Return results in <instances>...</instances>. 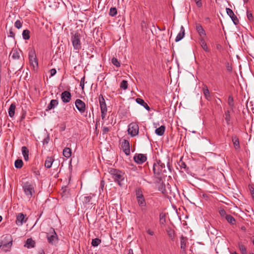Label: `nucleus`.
Wrapping results in <instances>:
<instances>
[{"label": "nucleus", "instance_id": "f257e3e1", "mask_svg": "<svg viewBox=\"0 0 254 254\" xmlns=\"http://www.w3.org/2000/svg\"><path fill=\"white\" fill-rule=\"evenodd\" d=\"M153 170L156 177H161L167 176V171L170 172L171 169L169 163L166 168L165 164L162 163L161 160H156L153 164Z\"/></svg>", "mask_w": 254, "mask_h": 254}, {"label": "nucleus", "instance_id": "f03ea898", "mask_svg": "<svg viewBox=\"0 0 254 254\" xmlns=\"http://www.w3.org/2000/svg\"><path fill=\"white\" fill-rule=\"evenodd\" d=\"M109 173L112 176L114 181L117 182L120 186H121V182L124 180V173L114 168L109 169Z\"/></svg>", "mask_w": 254, "mask_h": 254}, {"label": "nucleus", "instance_id": "7ed1b4c3", "mask_svg": "<svg viewBox=\"0 0 254 254\" xmlns=\"http://www.w3.org/2000/svg\"><path fill=\"white\" fill-rule=\"evenodd\" d=\"M22 187L25 194L26 195L27 198L30 199L32 197L33 194L35 193L33 184L31 182H26L23 183Z\"/></svg>", "mask_w": 254, "mask_h": 254}, {"label": "nucleus", "instance_id": "20e7f679", "mask_svg": "<svg viewBox=\"0 0 254 254\" xmlns=\"http://www.w3.org/2000/svg\"><path fill=\"white\" fill-rule=\"evenodd\" d=\"M135 195L139 206L141 207L142 209H143V207L146 206V203L142 191L140 189H137L135 190Z\"/></svg>", "mask_w": 254, "mask_h": 254}, {"label": "nucleus", "instance_id": "39448f33", "mask_svg": "<svg viewBox=\"0 0 254 254\" xmlns=\"http://www.w3.org/2000/svg\"><path fill=\"white\" fill-rule=\"evenodd\" d=\"M99 102L101 112V117L102 119H104L106 116L107 109L105 99L102 94H100L99 97Z\"/></svg>", "mask_w": 254, "mask_h": 254}, {"label": "nucleus", "instance_id": "423d86ee", "mask_svg": "<svg viewBox=\"0 0 254 254\" xmlns=\"http://www.w3.org/2000/svg\"><path fill=\"white\" fill-rule=\"evenodd\" d=\"M47 238L49 244L54 245L58 241V236L55 230L53 228L51 229L50 232L47 233Z\"/></svg>", "mask_w": 254, "mask_h": 254}, {"label": "nucleus", "instance_id": "0eeeda50", "mask_svg": "<svg viewBox=\"0 0 254 254\" xmlns=\"http://www.w3.org/2000/svg\"><path fill=\"white\" fill-rule=\"evenodd\" d=\"M73 47L75 50H79L81 49L80 35L78 33H75L71 37Z\"/></svg>", "mask_w": 254, "mask_h": 254}, {"label": "nucleus", "instance_id": "6e6552de", "mask_svg": "<svg viewBox=\"0 0 254 254\" xmlns=\"http://www.w3.org/2000/svg\"><path fill=\"white\" fill-rule=\"evenodd\" d=\"M139 131V127L137 123H131L128 127L127 131L132 137L137 135Z\"/></svg>", "mask_w": 254, "mask_h": 254}, {"label": "nucleus", "instance_id": "1a4fd4ad", "mask_svg": "<svg viewBox=\"0 0 254 254\" xmlns=\"http://www.w3.org/2000/svg\"><path fill=\"white\" fill-rule=\"evenodd\" d=\"M29 60L30 65L33 66L34 69L38 67V61L34 50H32L29 52Z\"/></svg>", "mask_w": 254, "mask_h": 254}, {"label": "nucleus", "instance_id": "9d476101", "mask_svg": "<svg viewBox=\"0 0 254 254\" xmlns=\"http://www.w3.org/2000/svg\"><path fill=\"white\" fill-rule=\"evenodd\" d=\"M75 104L77 109L80 113L82 114L85 112L86 105L84 102L79 99H77L75 102Z\"/></svg>", "mask_w": 254, "mask_h": 254}, {"label": "nucleus", "instance_id": "9b49d317", "mask_svg": "<svg viewBox=\"0 0 254 254\" xmlns=\"http://www.w3.org/2000/svg\"><path fill=\"white\" fill-rule=\"evenodd\" d=\"M134 161L138 164H142L147 160V157L145 154H136L133 157Z\"/></svg>", "mask_w": 254, "mask_h": 254}, {"label": "nucleus", "instance_id": "f8f14e48", "mask_svg": "<svg viewBox=\"0 0 254 254\" xmlns=\"http://www.w3.org/2000/svg\"><path fill=\"white\" fill-rule=\"evenodd\" d=\"M26 215L20 213L16 215V224L18 226H21L24 222H26L27 218H25Z\"/></svg>", "mask_w": 254, "mask_h": 254}, {"label": "nucleus", "instance_id": "ddd939ff", "mask_svg": "<svg viewBox=\"0 0 254 254\" xmlns=\"http://www.w3.org/2000/svg\"><path fill=\"white\" fill-rule=\"evenodd\" d=\"M79 199L84 206H86L87 205L90 204H92V203H90L92 197L90 195H87V194L81 195Z\"/></svg>", "mask_w": 254, "mask_h": 254}, {"label": "nucleus", "instance_id": "4468645a", "mask_svg": "<svg viewBox=\"0 0 254 254\" xmlns=\"http://www.w3.org/2000/svg\"><path fill=\"white\" fill-rule=\"evenodd\" d=\"M122 147L123 151L127 155L130 154V144L128 140L124 139L122 143Z\"/></svg>", "mask_w": 254, "mask_h": 254}, {"label": "nucleus", "instance_id": "2eb2a0df", "mask_svg": "<svg viewBox=\"0 0 254 254\" xmlns=\"http://www.w3.org/2000/svg\"><path fill=\"white\" fill-rule=\"evenodd\" d=\"M71 98V93L68 91H64L61 94V99L64 103H68Z\"/></svg>", "mask_w": 254, "mask_h": 254}, {"label": "nucleus", "instance_id": "dca6fc26", "mask_svg": "<svg viewBox=\"0 0 254 254\" xmlns=\"http://www.w3.org/2000/svg\"><path fill=\"white\" fill-rule=\"evenodd\" d=\"M226 12H227V14L231 18V19L233 21V22H234V23L235 25L238 24L239 23V20H238L237 17L235 15L233 10L229 8H226Z\"/></svg>", "mask_w": 254, "mask_h": 254}, {"label": "nucleus", "instance_id": "f3484780", "mask_svg": "<svg viewBox=\"0 0 254 254\" xmlns=\"http://www.w3.org/2000/svg\"><path fill=\"white\" fill-rule=\"evenodd\" d=\"M12 241H11L6 244H3L2 242L1 241H0V242L1 243L2 245L1 247V250L5 252H9L12 246Z\"/></svg>", "mask_w": 254, "mask_h": 254}, {"label": "nucleus", "instance_id": "a211bd4d", "mask_svg": "<svg viewBox=\"0 0 254 254\" xmlns=\"http://www.w3.org/2000/svg\"><path fill=\"white\" fill-rule=\"evenodd\" d=\"M185 30L184 27H183V26H182L181 27L180 32L178 34L177 37H176V42H179L184 38L185 36Z\"/></svg>", "mask_w": 254, "mask_h": 254}, {"label": "nucleus", "instance_id": "6ab92c4d", "mask_svg": "<svg viewBox=\"0 0 254 254\" xmlns=\"http://www.w3.org/2000/svg\"><path fill=\"white\" fill-rule=\"evenodd\" d=\"M196 29L200 37H202V36H205V31L200 24H197L196 25Z\"/></svg>", "mask_w": 254, "mask_h": 254}, {"label": "nucleus", "instance_id": "aec40b11", "mask_svg": "<svg viewBox=\"0 0 254 254\" xmlns=\"http://www.w3.org/2000/svg\"><path fill=\"white\" fill-rule=\"evenodd\" d=\"M136 102L140 104V105L142 106L145 109H146L147 111L150 110V107L147 105L146 103L144 102V101L141 98H137L136 99Z\"/></svg>", "mask_w": 254, "mask_h": 254}, {"label": "nucleus", "instance_id": "412c9836", "mask_svg": "<svg viewBox=\"0 0 254 254\" xmlns=\"http://www.w3.org/2000/svg\"><path fill=\"white\" fill-rule=\"evenodd\" d=\"M202 90L204 95L206 99L208 100H210L211 99L209 91L206 85H203L202 87Z\"/></svg>", "mask_w": 254, "mask_h": 254}, {"label": "nucleus", "instance_id": "4be33fe9", "mask_svg": "<svg viewBox=\"0 0 254 254\" xmlns=\"http://www.w3.org/2000/svg\"><path fill=\"white\" fill-rule=\"evenodd\" d=\"M16 106L15 103H12L8 109V115L11 118L14 116Z\"/></svg>", "mask_w": 254, "mask_h": 254}, {"label": "nucleus", "instance_id": "5701e85b", "mask_svg": "<svg viewBox=\"0 0 254 254\" xmlns=\"http://www.w3.org/2000/svg\"><path fill=\"white\" fill-rule=\"evenodd\" d=\"M166 232L170 238L172 240L174 241L175 237V233L174 230L172 229L171 227H168L166 229Z\"/></svg>", "mask_w": 254, "mask_h": 254}, {"label": "nucleus", "instance_id": "b1692460", "mask_svg": "<svg viewBox=\"0 0 254 254\" xmlns=\"http://www.w3.org/2000/svg\"><path fill=\"white\" fill-rule=\"evenodd\" d=\"M58 105L57 100L53 99L51 101L50 104L47 106V110H50L54 109Z\"/></svg>", "mask_w": 254, "mask_h": 254}, {"label": "nucleus", "instance_id": "393cba45", "mask_svg": "<svg viewBox=\"0 0 254 254\" xmlns=\"http://www.w3.org/2000/svg\"><path fill=\"white\" fill-rule=\"evenodd\" d=\"M22 153L25 161L28 160L29 150L26 146L22 147Z\"/></svg>", "mask_w": 254, "mask_h": 254}, {"label": "nucleus", "instance_id": "a878e982", "mask_svg": "<svg viewBox=\"0 0 254 254\" xmlns=\"http://www.w3.org/2000/svg\"><path fill=\"white\" fill-rule=\"evenodd\" d=\"M54 159L51 157H48L45 162V166L47 168H50L52 167Z\"/></svg>", "mask_w": 254, "mask_h": 254}, {"label": "nucleus", "instance_id": "bb28decb", "mask_svg": "<svg viewBox=\"0 0 254 254\" xmlns=\"http://www.w3.org/2000/svg\"><path fill=\"white\" fill-rule=\"evenodd\" d=\"M165 130V127L161 126L155 129V133L158 135L161 136L164 134Z\"/></svg>", "mask_w": 254, "mask_h": 254}, {"label": "nucleus", "instance_id": "cd10ccee", "mask_svg": "<svg viewBox=\"0 0 254 254\" xmlns=\"http://www.w3.org/2000/svg\"><path fill=\"white\" fill-rule=\"evenodd\" d=\"M199 44L201 47V48L205 51L209 52V50L207 47L206 43L205 42L204 40L201 38L199 39Z\"/></svg>", "mask_w": 254, "mask_h": 254}, {"label": "nucleus", "instance_id": "c85d7f7f", "mask_svg": "<svg viewBox=\"0 0 254 254\" xmlns=\"http://www.w3.org/2000/svg\"><path fill=\"white\" fill-rule=\"evenodd\" d=\"M63 155L66 158H69L71 155V151L70 148L65 147L63 150Z\"/></svg>", "mask_w": 254, "mask_h": 254}, {"label": "nucleus", "instance_id": "c756f323", "mask_svg": "<svg viewBox=\"0 0 254 254\" xmlns=\"http://www.w3.org/2000/svg\"><path fill=\"white\" fill-rule=\"evenodd\" d=\"M35 241H33L31 238L27 239L26 241V245L27 248H34L35 246Z\"/></svg>", "mask_w": 254, "mask_h": 254}, {"label": "nucleus", "instance_id": "7c9ffc66", "mask_svg": "<svg viewBox=\"0 0 254 254\" xmlns=\"http://www.w3.org/2000/svg\"><path fill=\"white\" fill-rule=\"evenodd\" d=\"M187 239L186 237L182 236L181 237V249L183 250V251H185V248L186 246V242Z\"/></svg>", "mask_w": 254, "mask_h": 254}, {"label": "nucleus", "instance_id": "2f4dec72", "mask_svg": "<svg viewBox=\"0 0 254 254\" xmlns=\"http://www.w3.org/2000/svg\"><path fill=\"white\" fill-rule=\"evenodd\" d=\"M179 165L181 169H184V171H186L187 173H189L190 172L189 168L187 167L186 164L182 161L181 160L179 162Z\"/></svg>", "mask_w": 254, "mask_h": 254}, {"label": "nucleus", "instance_id": "473e14b6", "mask_svg": "<svg viewBox=\"0 0 254 254\" xmlns=\"http://www.w3.org/2000/svg\"><path fill=\"white\" fill-rule=\"evenodd\" d=\"M159 222L161 225L164 226L166 223V215L164 213H161L159 215Z\"/></svg>", "mask_w": 254, "mask_h": 254}, {"label": "nucleus", "instance_id": "72a5a7b5", "mask_svg": "<svg viewBox=\"0 0 254 254\" xmlns=\"http://www.w3.org/2000/svg\"><path fill=\"white\" fill-rule=\"evenodd\" d=\"M225 219L230 224L232 225L235 224L236 220L232 215L228 214L226 216Z\"/></svg>", "mask_w": 254, "mask_h": 254}, {"label": "nucleus", "instance_id": "f704fd0d", "mask_svg": "<svg viewBox=\"0 0 254 254\" xmlns=\"http://www.w3.org/2000/svg\"><path fill=\"white\" fill-rule=\"evenodd\" d=\"M232 141L235 149H237L240 148L239 139L237 136H234L232 138Z\"/></svg>", "mask_w": 254, "mask_h": 254}, {"label": "nucleus", "instance_id": "c9c22d12", "mask_svg": "<svg viewBox=\"0 0 254 254\" xmlns=\"http://www.w3.org/2000/svg\"><path fill=\"white\" fill-rule=\"evenodd\" d=\"M30 31L28 29L24 30L22 32V37L24 40H29L30 38Z\"/></svg>", "mask_w": 254, "mask_h": 254}, {"label": "nucleus", "instance_id": "e433bc0d", "mask_svg": "<svg viewBox=\"0 0 254 254\" xmlns=\"http://www.w3.org/2000/svg\"><path fill=\"white\" fill-rule=\"evenodd\" d=\"M11 57L14 60H18V59H19V58H20L19 52L17 50H13L12 51V52Z\"/></svg>", "mask_w": 254, "mask_h": 254}, {"label": "nucleus", "instance_id": "4c0bfd02", "mask_svg": "<svg viewBox=\"0 0 254 254\" xmlns=\"http://www.w3.org/2000/svg\"><path fill=\"white\" fill-rule=\"evenodd\" d=\"M225 115V120L226 121L227 124L229 125L231 120L230 111L229 110L226 111Z\"/></svg>", "mask_w": 254, "mask_h": 254}, {"label": "nucleus", "instance_id": "58836bf2", "mask_svg": "<svg viewBox=\"0 0 254 254\" xmlns=\"http://www.w3.org/2000/svg\"><path fill=\"white\" fill-rule=\"evenodd\" d=\"M15 168L20 169L23 166V161L21 159H17L14 163Z\"/></svg>", "mask_w": 254, "mask_h": 254}, {"label": "nucleus", "instance_id": "ea45409f", "mask_svg": "<svg viewBox=\"0 0 254 254\" xmlns=\"http://www.w3.org/2000/svg\"><path fill=\"white\" fill-rule=\"evenodd\" d=\"M101 243V240L99 238L92 239L91 245L93 247H97Z\"/></svg>", "mask_w": 254, "mask_h": 254}, {"label": "nucleus", "instance_id": "a19ab883", "mask_svg": "<svg viewBox=\"0 0 254 254\" xmlns=\"http://www.w3.org/2000/svg\"><path fill=\"white\" fill-rule=\"evenodd\" d=\"M239 249L242 254H247V250L244 245L241 243H239Z\"/></svg>", "mask_w": 254, "mask_h": 254}, {"label": "nucleus", "instance_id": "79ce46f5", "mask_svg": "<svg viewBox=\"0 0 254 254\" xmlns=\"http://www.w3.org/2000/svg\"><path fill=\"white\" fill-rule=\"evenodd\" d=\"M127 81L125 80H123L120 84V88L124 90H126L127 88Z\"/></svg>", "mask_w": 254, "mask_h": 254}, {"label": "nucleus", "instance_id": "37998d69", "mask_svg": "<svg viewBox=\"0 0 254 254\" xmlns=\"http://www.w3.org/2000/svg\"><path fill=\"white\" fill-rule=\"evenodd\" d=\"M228 103L229 105L231 107L232 110H233V108L234 107V103L233 98L232 97V96H230L228 97Z\"/></svg>", "mask_w": 254, "mask_h": 254}, {"label": "nucleus", "instance_id": "c03bdc74", "mask_svg": "<svg viewBox=\"0 0 254 254\" xmlns=\"http://www.w3.org/2000/svg\"><path fill=\"white\" fill-rule=\"evenodd\" d=\"M117 14V9L116 7H111L110 9L109 15L111 16H115Z\"/></svg>", "mask_w": 254, "mask_h": 254}, {"label": "nucleus", "instance_id": "a18cd8bd", "mask_svg": "<svg viewBox=\"0 0 254 254\" xmlns=\"http://www.w3.org/2000/svg\"><path fill=\"white\" fill-rule=\"evenodd\" d=\"M112 64L117 67H120L121 64L120 62L118 60L117 58H113L112 59Z\"/></svg>", "mask_w": 254, "mask_h": 254}, {"label": "nucleus", "instance_id": "49530a36", "mask_svg": "<svg viewBox=\"0 0 254 254\" xmlns=\"http://www.w3.org/2000/svg\"><path fill=\"white\" fill-rule=\"evenodd\" d=\"M14 26L17 29H20L22 26V22L19 20H17L14 23Z\"/></svg>", "mask_w": 254, "mask_h": 254}, {"label": "nucleus", "instance_id": "de8ad7c7", "mask_svg": "<svg viewBox=\"0 0 254 254\" xmlns=\"http://www.w3.org/2000/svg\"><path fill=\"white\" fill-rule=\"evenodd\" d=\"M247 18L249 21H252L253 20V14L251 12V11H249L248 10L247 11Z\"/></svg>", "mask_w": 254, "mask_h": 254}, {"label": "nucleus", "instance_id": "09e8293b", "mask_svg": "<svg viewBox=\"0 0 254 254\" xmlns=\"http://www.w3.org/2000/svg\"><path fill=\"white\" fill-rule=\"evenodd\" d=\"M219 213L220 215L223 217H226V216L227 215L226 211L224 209H221L219 211Z\"/></svg>", "mask_w": 254, "mask_h": 254}, {"label": "nucleus", "instance_id": "8fccbe9b", "mask_svg": "<svg viewBox=\"0 0 254 254\" xmlns=\"http://www.w3.org/2000/svg\"><path fill=\"white\" fill-rule=\"evenodd\" d=\"M85 76H83L81 79L80 83V86H81L82 90L84 89V84H85Z\"/></svg>", "mask_w": 254, "mask_h": 254}, {"label": "nucleus", "instance_id": "3c124183", "mask_svg": "<svg viewBox=\"0 0 254 254\" xmlns=\"http://www.w3.org/2000/svg\"><path fill=\"white\" fill-rule=\"evenodd\" d=\"M110 131V129L108 127H104L102 128L103 134H106L108 132Z\"/></svg>", "mask_w": 254, "mask_h": 254}, {"label": "nucleus", "instance_id": "603ef678", "mask_svg": "<svg viewBox=\"0 0 254 254\" xmlns=\"http://www.w3.org/2000/svg\"><path fill=\"white\" fill-rule=\"evenodd\" d=\"M8 36L11 37L12 38H14L15 33L13 32L12 28H10L9 29Z\"/></svg>", "mask_w": 254, "mask_h": 254}, {"label": "nucleus", "instance_id": "864d4df0", "mask_svg": "<svg viewBox=\"0 0 254 254\" xmlns=\"http://www.w3.org/2000/svg\"><path fill=\"white\" fill-rule=\"evenodd\" d=\"M57 73V71L55 68H52L50 70L51 76H53L55 75Z\"/></svg>", "mask_w": 254, "mask_h": 254}, {"label": "nucleus", "instance_id": "5fc2aeb1", "mask_svg": "<svg viewBox=\"0 0 254 254\" xmlns=\"http://www.w3.org/2000/svg\"><path fill=\"white\" fill-rule=\"evenodd\" d=\"M195 2L198 7H201L202 6L201 0H195Z\"/></svg>", "mask_w": 254, "mask_h": 254}, {"label": "nucleus", "instance_id": "6e6d98bb", "mask_svg": "<svg viewBox=\"0 0 254 254\" xmlns=\"http://www.w3.org/2000/svg\"><path fill=\"white\" fill-rule=\"evenodd\" d=\"M147 233L151 236H153L154 234V232L149 229L147 230Z\"/></svg>", "mask_w": 254, "mask_h": 254}, {"label": "nucleus", "instance_id": "4d7b16f0", "mask_svg": "<svg viewBox=\"0 0 254 254\" xmlns=\"http://www.w3.org/2000/svg\"><path fill=\"white\" fill-rule=\"evenodd\" d=\"M49 141V137L48 136L47 138H45L43 140V144H48Z\"/></svg>", "mask_w": 254, "mask_h": 254}, {"label": "nucleus", "instance_id": "13d9d810", "mask_svg": "<svg viewBox=\"0 0 254 254\" xmlns=\"http://www.w3.org/2000/svg\"><path fill=\"white\" fill-rule=\"evenodd\" d=\"M104 185H105V182L103 180H102L100 182V188L101 189L103 190V188H104Z\"/></svg>", "mask_w": 254, "mask_h": 254}, {"label": "nucleus", "instance_id": "bf43d9fd", "mask_svg": "<svg viewBox=\"0 0 254 254\" xmlns=\"http://www.w3.org/2000/svg\"><path fill=\"white\" fill-rule=\"evenodd\" d=\"M227 70H228L229 71H231L232 70V68L231 66H230L229 64H228V65L227 66Z\"/></svg>", "mask_w": 254, "mask_h": 254}, {"label": "nucleus", "instance_id": "052dcab7", "mask_svg": "<svg viewBox=\"0 0 254 254\" xmlns=\"http://www.w3.org/2000/svg\"><path fill=\"white\" fill-rule=\"evenodd\" d=\"M127 254H133V250L132 249L128 250Z\"/></svg>", "mask_w": 254, "mask_h": 254}, {"label": "nucleus", "instance_id": "680f3d73", "mask_svg": "<svg viewBox=\"0 0 254 254\" xmlns=\"http://www.w3.org/2000/svg\"><path fill=\"white\" fill-rule=\"evenodd\" d=\"M34 173H35L36 175H40V172H39V171H35Z\"/></svg>", "mask_w": 254, "mask_h": 254}, {"label": "nucleus", "instance_id": "e2e57ef3", "mask_svg": "<svg viewBox=\"0 0 254 254\" xmlns=\"http://www.w3.org/2000/svg\"><path fill=\"white\" fill-rule=\"evenodd\" d=\"M38 254H45L43 251H41L39 252Z\"/></svg>", "mask_w": 254, "mask_h": 254}, {"label": "nucleus", "instance_id": "0e129e2a", "mask_svg": "<svg viewBox=\"0 0 254 254\" xmlns=\"http://www.w3.org/2000/svg\"><path fill=\"white\" fill-rule=\"evenodd\" d=\"M252 196L253 197V200H254V192H252Z\"/></svg>", "mask_w": 254, "mask_h": 254}, {"label": "nucleus", "instance_id": "69168bd1", "mask_svg": "<svg viewBox=\"0 0 254 254\" xmlns=\"http://www.w3.org/2000/svg\"><path fill=\"white\" fill-rule=\"evenodd\" d=\"M251 195L252 194V192H254V190L253 189L252 190H251Z\"/></svg>", "mask_w": 254, "mask_h": 254}, {"label": "nucleus", "instance_id": "338daca9", "mask_svg": "<svg viewBox=\"0 0 254 254\" xmlns=\"http://www.w3.org/2000/svg\"><path fill=\"white\" fill-rule=\"evenodd\" d=\"M220 46V45H217V49H219Z\"/></svg>", "mask_w": 254, "mask_h": 254}, {"label": "nucleus", "instance_id": "774afa93", "mask_svg": "<svg viewBox=\"0 0 254 254\" xmlns=\"http://www.w3.org/2000/svg\"><path fill=\"white\" fill-rule=\"evenodd\" d=\"M232 254H238L235 252L233 253Z\"/></svg>", "mask_w": 254, "mask_h": 254}]
</instances>
